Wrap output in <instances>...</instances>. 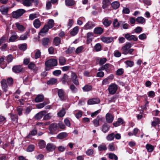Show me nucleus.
<instances>
[{
  "mask_svg": "<svg viewBox=\"0 0 160 160\" xmlns=\"http://www.w3.org/2000/svg\"><path fill=\"white\" fill-rule=\"evenodd\" d=\"M57 65L58 61L57 59L54 58L49 59L45 62V70L46 71H49Z\"/></svg>",
  "mask_w": 160,
  "mask_h": 160,
  "instance_id": "1",
  "label": "nucleus"
},
{
  "mask_svg": "<svg viewBox=\"0 0 160 160\" xmlns=\"http://www.w3.org/2000/svg\"><path fill=\"white\" fill-rule=\"evenodd\" d=\"M26 11L22 9H19L17 10L13 11L12 12V17L15 18H18L22 16L25 12Z\"/></svg>",
  "mask_w": 160,
  "mask_h": 160,
  "instance_id": "2",
  "label": "nucleus"
},
{
  "mask_svg": "<svg viewBox=\"0 0 160 160\" xmlns=\"http://www.w3.org/2000/svg\"><path fill=\"white\" fill-rule=\"evenodd\" d=\"M58 129V125L55 123H52L49 127V130L50 131V133L51 134H53L56 132L57 131Z\"/></svg>",
  "mask_w": 160,
  "mask_h": 160,
  "instance_id": "3",
  "label": "nucleus"
},
{
  "mask_svg": "<svg viewBox=\"0 0 160 160\" xmlns=\"http://www.w3.org/2000/svg\"><path fill=\"white\" fill-rule=\"evenodd\" d=\"M118 85L115 83H113L110 85L108 90L109 94L113 95L118 90Z\"/></svg>",
  "mask_w": 160,
  "mask_h": 160,
  "instance_id": "4",
  "label": "nucleus"
},
{
  "mask_svg": "<svg viewBox=\"0 0 160 160\" xmlns=\"http://www.w3.org/2000/svg\"><path fill=\"white\" fill-rule=\"evenodd\" d=\"M58 95L61 101L66 100L68 98L67 95L65 94L64 90L62 89H59L58 92Z\"/></svg>",
  "mask_w": 160,
  "mask_h": 160,
  "instance_id": "5",
  "label": "nucleus"
},
{
  "mask_svg": "<svg viewBox=\"0 0 160 160\" xmlns=\"http://www.w3.org/2000/svg\"><path fill=\"white\" fill-rule=\"evenodd\" d=\"M72 81L73 83L76 86H77L79 85V83L77 76L75 72H72L71 75L70 80Z\"/></svg>",
  "mask_w": 160,
  "mask_h": 160,
  "instance_id": "6",
  "label": "nucleus"
},
{
  "mask_svg": "<svg viewBox=\"0 0 160 160\" xmlns=\"http://www.w3.org/2000/svg\"><path fill=\"white\" fill-rule=\"evenodd\" d=\"M12 70L15 73L21 72L23 70L22 65H19L14 66L12 68Z\"/></svg>",
  "mask_w": 160,
  "mask_h": 160,
  "instance_id": "7",
  "label": "nucleus"
},
{
  "mask_svg": "<svg viewBox=\"0 0 160 160\" xmlns=\"http://www.w3.org/2000/svg\"><path fill=\"white\" fill-rule=\"evenodd\" d=\"M125 38L128 41L133 40L136 41L138 39V37L134 35H130L129 33L126 34L124 35Z\"/></svg>",
  "mask_w": 160,
  "mask_h": 160,
  "instance_id": "8",
  "label": "nucleus"
},
{
  "mask_svg": "<svg viewBox=\"0 0 160 160\" xmlns=\"http://www.w3.org/2000/svg\"><path fill=\"white\" fill-rule=\"evenodd\" d=\"M1 83L3 91L4 92H6L8 91V88L6 80L2 79L1 81Z\"/></svg>",
  "mask_w": 160,
  "mask_h": 160,
  "instance_id": "9",
  "label": "nucleus"
},
{
  "mask_svg": "<svg viewBox=\"0 0 160 160\" xmlns=\"http://www.w3.org/2000/svg\"><path fill=\"white\" fill-rule=\"evenodd\" d=\"M47 113L45 110L41 111L37 113L34 116V118L36 120H38L42 118L43 116Z\"/></svg>",
  "mask_w": 160,
  "mask_h": 160,
  "instance_id": "10",
  "label": "nucleus"
},
{
  "mask_svg": "<svg viewBox=\"0 0 160 160\" xmlns=\"http://www.w3.org/2000/svg\"><path fill=\"white\" fill-rule=\"evenodd\" d=\"M69 76L67 74H64L61 80L62 83L65 84L66 82L68 85L69 84V82L70 81V78H69Z\"/></svg>",
  "mask_w": 160,
  "mask_h": 160,
  "instance_id": "11",
  "label": "nucleus"
},
{
  "mask_svg": "<svg viewBox=\"0 0 160 160\" xmlns=\"http://www.w3.org/2000/svg\"><path fill=\"white\" fill-rule=\"evenodd\" d=\"M65 5L69 7H71L75 6L76 4V2L74 0H65Z\"/></svg>",
  "mask_w": 160,
  "mask_h": 160,
  "instance_id": "12",
  "label": "nucleus"
},
{
  "mask_svg": "<svg viewBox=\"0 0 160 160\" xmlns=\"http://www.w3.org/2000/svg\"><path fill=\"white\" fill-rule=\"evenodd\" d=\"M110 126L107 123H105L102 126L101 129L102 131L105 133L108 132L110 129Z\"/></svg>",
  "mask_w": 160,
  "mask_h": 160,
  "instance_id": "13",
  "label": "nucleus"
},
{
  "mask_svg": "<svg viewBox=\"0 0 160 160\" xmlns=\"http://www.w3.org/2000/svg\"><path fill=\"white\" fill-rule=\"evenodd\" d=\"M104 119V118H101L99 116H98L96 118L92 121L94 126L96 127L98 126H99V121H102Z\"/></svg>",
  "mask_w": 160,
  "mask_h": 160,
  "instance_id": "14",
  "label": "nucleus"
},
{
  "mask_svg": "<svg viewBox=\"0 0 160 160\" xmlns=\"http://www.w3.org/2000/svg\"><path fill=\"white\" fill-rule=\"evenodd\" d=\"M104 32V29L101 27L95 28L93 30V32L95 34L101 35Z\"/></svg>",
  "mask_w": 160,
  "mask_h": 160,
  "instance_id": "15",
  "label": "nucleus"
},
{
  "mask_svg": "<svg viewBox=\"0 0 160 160\" xmlns=\"http://www.w3.org/2000/svg\"><path fill=\"white\" fill-rule=\"evenodd\" d=\"M131 46V44L130 43H127L126 45L123 46L121 48V50L122 52V53L124 54V52H127Z\"/></svg>",
  "mask_w": 160,
  "mask_h": 160,
  "instance_id": "16",
  "label": "nucleus"
},
{
  "mask_svg": "<svg viewBox=\"0 0 160 160\" xmlns=\"http://www.w3.org/2000/svg\"><path fill=\"white\" fill-rule=\"evenodd\" d=\"M112 0H103L102 1V8L105 9L108 8L111 5V2Z\"/></svg>",
  "mask_w": 160,
  "mask_h": 160,
  "instance_id": "17",
  "label": "nucleus"
},
{
  "mask_svg": "<svg viewBox=\"0 0 160 160\" xmlns=\"http://www.w3.org/2000/svg\"><path fill=\"white\" fill-rule=\"evenodd\" d=\"M100 102V100L98 98H94L88 100V104L89 105H92L98 103Z\"/></svg>",
  "mask_w": 160,
  "mask_h": 160,
  "instance_id": "18",
  "label": "nucleus"
},
{
  "mask_svg": "<svg viewBox=\"0 0 160 160\" xmlns=\"http://www.w3.org/2000/svg\"><path fill=\"white\" fill-rule=\"evenodd\" d=\"M101 39L103 42L107 43L111 42L113 40V38L104 37L101 38Z\"/></svg>",
  "mask_w": 160,
  "mask_h": 160,
  "instance_id": "19",
  "label": "nucleus"
},
{
  "mask_svg": "<svg viewBox=\"0 0 160 160\" xmlns=\"http://www.w3.org/2000/svg\"><path fill=\"white\" fill-rule=\"evenodd\" d=\"M111 8L113 9L116 10L119 8L120 3L118 1H115L111 3Z\"/></svg>",
  "mask_w": 160,
  "mask_h": 160,
  "instance_id": "20",
  "label": "nucleus"
},
{
  "mask_svg": "<svg viewBox=\"0 0 160 160\" xmlns=\"http://www.w3.org/2000/svg\"><path fill=\"white\" fill-rule=\"evenodd\" d=\"M93 35L92 32H89L87 33V43L88 44L92 42L93 38Z\"/></svg>",
  "mask_w": 160,
  "mask_h": 160,
  "instance_id": "21",
  "label": "nucleus"
},
{
  "mask_svg": "<svg viewBox=\"0 0 160 160\" xmlns=\"http://www.w3.org/2000/svg\"><path fill=\"white\" fill-rule=\"evenodd\" d=\"M56 146L51 143H48L46 147V149L48 152H52L55 150Z\"/></svg>",
  "mask_w": 160,
  "mask_h": 160,
  "instance_id": "22",
  "label": "nucleus"
},
{
  "mask_svg": "<svg viewBox=\"0 0 160 160\" xmlns=\"http://www.w3.org/2000/svg\"><path fill=\"white\" fill-rule=\"evenodd\" d=\"M106 119L107 122L111 123L113 121L114 118L111 114L108 113L106 115Z\"/></svg>",
  "mask_w": 160,
  "mask_h": 160,
  "instance_id": "23",
  "label": "nucleus"
},
{
  "mask_svg": "<svg viewBox=\"0 0 160 160\" xmlns=\"http://www.w3.org/2000/svg\"><path fill=\"white\" fill-rule=\"evenodd\" d=\"M95 26V24L92 22H88L84 26V29H91Z\"/></svg>",
  "mask_w": 160,
  "mask_h": 160,
  "instance_id": "24",
  "label": "nucleus"
},
{
  "mask_svg": "<svg viewBox=\"0 0 160 160\" xmlns=\"http://www.w3.org/2000/svg\"><path fill=\"white\" fill-rule=\"evenodd\" d=\"M44 96L43 95H38L35 99V101L36 102H41L43 100Z\"/></svg>",
  "mask_w": 160,
  "mask_h": 160,
  "instance_id": "25",
  "label": "nucleus"
},
{
  "mask_svg": "<svg viewBox=\"0 0 160 160\" xmlns=\"http://www.w3.org/2000/svg\"><path fill=\"white\" fill-rule=\"evenodd\" d=\"M38 132V131L37 129H35L32 130L29 132V134H28L26 136V138H31V136H34L36 135Z\"/></svg>",
  "mask_w": 160,
  "mask_h": 160,
  "instance_id": "26",
  "label": "nucleus"
},
{
  "mask_svg": "<svg viewBox=\"0 0 160 160\" xmlns=\"http://www.w3.org/2000/svg\"><path fill=\"white\" fill-rule=\"evenodd\" d=\"M49 42V39L48 38H43L42 39V43L43 46L47 47Z\"/></svg>",
  "mask_w": 160,
  "mask_h": 160,
  "instance_id": "27",
  "label": "nucleus"
},
{
  "mask_svg": "<svg viewBox=\"0 0 160 160\" xmlns=\"http://www.w3.org/2000/svg\"><path fill=\"white\" fill-rule=\"evenodd\" d=\"M68 136V134L66 132H62L58 134L57 136V138L61 139L65 138Z\"/></svg>",
  "mask_w": 160,
  "mask_h": 160,
  "instance_id": "28",
  "label": "nucleus"
},
{
  "mask_svg": "<svg viewBox=\"0 0 160 160\" xmlns=\"http://www.w3.org/2000/svg\"><path fill=\"white\" fill-rule=\"evenodd\" d=\"M146 148L148 152H151L153 150L154 147L150 144H147L146 146Z\"/></svg>",
  "mask_w": 160,
  "mask_h": 160,
  "instance_id": "29",
  "label": "nucleus"
},
{
  "mask_svg": "<svg viewBox=\"0 0 160 160\" xmlns=\"http://www.w3.org/2000/svg\"><path fill=\"white\" fill-rule=\"evenodd\" d=\"M33 24L34 27L36 28H39L41 25V22L39 19H36L34 20Z\"/></svg>",
  "mask_w": 160,
  "mask_h": 160,
  "instance_id": "30",
  "label": "nucleus"
},
{
  "mask_svg": "<svg viewBox=\"0 0 160 160\" xmlns=\"http://www.w3.org/2000/svg\"><path fill=\"white\" fill-rule=\"evenodd\" d=\"M79 28L78 26H76L73 28L70 32V34L72 36H74L78 32Z\"/></svg>",
  "mask_w": 160,
  "mask_h": 160,
  "instance_id": "31",
  "label": "nucleus"
},
{
  "mask_svg": "<svg viewBox=\"0 0 160 160\" xmlns=\"http://www.w3.org/2000/svg\"><path fill=\"white\" fill-rule=\"evenodd\" d=\"M22 4L24 6L29 7L31 5L33 0H23Z\"/></svg>",
  "mask_w": 160,
  "mask_h": 160,
  "instance_id": "32",
  "label": "nucleus"
},
{
  "mask_svg": "<svg viewBox=\"0 0 160 160\" xmlns=\"http://www.w3.org/2000/svg\"><path fill=\"white\" fill-rule=\"evenodd\" d=\"M10 8H4L3 6H2L0 9V11L3 15H6L8 14L9 9Z\"/></svg>",
  "mask_w": 160,
  "mask_h": 160,
  "instance_id": "33",
  "label": "nucleus"
},
{
  "mask_svg": "<svg viewBox=\"0 0 160 160\" xmlns=\"http://www.w3.org/2000/svg\"><path fill=\"white\" fill-rule=\"evenodd\" d=\"M61 42V39L58 37H57L53 39V43L55 46H57L59 45Z\"/></svg>",
  "mask_w": 160,
  "mask_h": 160,
  "instance_id": "34",
  "label": "nucleus"
},
{
  "mask_svg": "<svg viewBox=\"0 0 160 160\" xmlns=\"http://www.w3.org/2000/svg\"><path fill=\"white\" fill-rule=\"evenodd\" d=\"M69 88L73 93H76L78 91V88L75 87V85L73 84L70 85Z\"/></svg>",
  "mask_w": 160,
  "mask_h": 160,
  "instance_id": "35",
  "label": "nucleus"
},
{
  "mask_svg": "<svg viewBox=\"0 0 160 160\" xmlns=\"http://www.w3.org/2000/svg\"><path fill=\"white\" fill-rule=\"evenodd\" d=\"M49 103V101H47L42 103L38 104L36 105V107L38 108H43L45 105Z\"/></svg>",
  "mask_w": 160,
  "mask_h": 160,
  "instance_id": "36",
  "label": "nucleus"
},
{
  "mask_svg": "<svg viewBox=\"0 0 160 160\" xmlns=\"http://www.w3.org/2000/svg\"><path fill=\"white\" fill-rule=\"evenodd\" d=\"M46 25H47V27L49 29L51 28L54 26V21L53 19H50L48 21V24Z\"/></svg>",
  "mask_w": 160,
  "mask_h": 160,
  "instance_id": "37",
  "label": "nucleus"
},
{
  "mask_svg": "<svg viewBox=\"0 0 160 160\" xmlns=\"http://www.w3.org/2000/svg\"><path fill=\"white\" fill-rule=\"evenodd\" d=\"M19 49L21 51H24L27 48V45L26 43H23L18 45Z\"/></svg>",
  "mask_w": 160,
  "mask_h": 160,
  "instance_id": "38",
  "label": "nucleus"
},
{
  "mask_svg": "<svg viewBox=\"0 0 160 160\" xmlns=\"http://www.w3.org/2000/svg\"><path fill=\"white\" fill-rule=\"evenodd\" d=\"M136 21L138 23L142 24L145 22V19L142 17H138L137 18Z\"/></svg>",
  "mask_w": 160,
  "mask_h": 160,
  "instance_id": "39",
  "label": "nucleus"
},
{
  "mask_svg": "<svg viewBox=\"0 0 160 160\" xmlns=\"http://www.w3.org/2000/svg\"><path fill=\"white\" fill-rule=\"evenodd\" d=\"M120 22H119L117 19H115L114 20L112 24L115 28H118L120 25Z\"/></svg>",
  "mask_w": 160,
  "mask_h": 160,
  "instance_id": "40",
  "label": "nucleus"
},
{
  "mask_svg": "<svg viewBox=\"0 0 160 160\" xmlns=\"http://www.w3.org/2000/svg\"><path fill=\"white\" fill-rule=\"evenodd\" d=\"M57 82V80L55 78H51L49 80H48L47 82L48 85H53L56 83Z\"/></svg>",
  "mask_w": 160,
  "mask_h": 160,
  "instance_id": "41",
  "label": "nucleus"
},
{
  "mask_svg": "<svg viewBox=\"0 0 160 160\" xmlns=\"http://www.w3.org/2000/svg\"><path fill=\"white\" fill-rule=\"evenodd\" d=\"M92 89V86L88 85H86L82 89L84 92H88Z\"/></svg>",
  "mask_w": 160,
  "mask_h": 160,
  "instance_id": "42",
  "label": "nucleus"
},
{
  "mask_svg": "<svg viewBox=\"0 0 160 160\" xmlns=\"http://www.w3.org/2000/svg\"><path fill=\"white\" fill-rule=\"evenodd\" d=\"M112 23L111 20H108V19L105 18L103 22V24L105 27H108Z\"/></svg>",
  "mask_w": 160,
  "mask_h": 160,
  "instance_id": "43",
  "label": "nucleus"
},
{
  "mask_svg": "<svg viewBox=\"0 0 160 160\" xmlns=\"http://www.w3.org/2000/svg\"><path fill=\"white\" fill-rule=\"evenodd\" d=\"M66 60L64 57H61L59 59V63L60 65H63L66 63Z\"/></svg>",
  "mask_w": 160,
  "mask_h": 160,
  "instance_id": "44",
  "label": "nucleus"
},
{
  "mask_svg": "<svg viewBox=\"0 0 160 160\" xmlns=\"http://www.w3.org/2000/svg\"><path fill=\"white\" fill-rule=\"evenodd\" d=\"M98 150L100 151H105L107 149L106 146L105 144H100L98 147Z\"/></svg>",
  "mask_w": 160,
  "mask_h": 160,
  "instance_id": "45",
  "label": "nucleus"
},
{
  "mask_svg": "<svg viewBox=\"0 0 160 160\" xmlns=\"http://www.w3.org/2000/svg\"><path fill=\"white\" fill-rule=\"evenodd\" d=\"M96 52H99L102 50V46L100 43H97L95 44L94 48Z\"/></svg>",
  "mask_w": 160,
  "mask_h": 160,
  "instance_id": "46",
  "label": "nucleus"
},
{
  "mask_svg": "<svg viewBox=\"0 0 160 160\" xmlns=\"http://www.w3.org/2000/svg\"><path fill=\"white\" fill-rule=\"evenodd\" d=\"M35 147L33 144L29 145L27 148V151L28 152H31L33 151L35 149Z\"/></svg>",
  "mask_w": 160,
  "mask_h": 160,
  "instance_id": "47",
  "label": "nucleus"
},
{
  "mask_svg": "<svg viewBox=\"0 0 160 160\" xmlns=\"http://www.w3.org/2000/svg\"><path fill=\"white\" fill-rule=\"evenodd\" d=\"M28 67L31 70H34L36 66V64L33 62H31L28 65Z\"/></svg>",
  "mask_w": 160,
  "mask_h": 160,
  "instance_id": "48",
  "label": "nucleus"
},
{
  "mask_svg": "<svg viewBox=\"0 0 160 160\" xmlns=\"http://www.w3.org/2000/svg\"><path fill=\"white\" fill-rule=\"evenodd\" d=\"M160 120L158 118H156L155 119V121H152V127H155L157 124L160 123Z\"/></svg>",
  "mask_w": 160,
  "mask_h": 160,
  "instance_id": "49",
  "label": "nucleus"
},
{
  "mask_svg": "<svg viewBox=\"0 0 160 160\" xmlns=\"http://www.w3.org/2000/svg\"><path fill=\"white\" fill-rule=\"evenodd\" d=\"M38 146L40 149H43L45 148L46 142L43 140H41L38 143Z\"/></svg>",
  "mask_w": 160,
  "mask_h": 160,
  "instance_id": "50",
  "label": "nucleus"
},
{
  "mask_svg": "<svg viewBox=\"0 0 160 160\" xmlns=\"http://www.w3.org/2000/svg\"><path fill=\"white\" fill-rule=\"evenodd\" d=\"M115 138V134L114 133H112L108 134L106 137V139L108 141H112Z\"/></svg>",
  "mask_w": 160,
  "mask_h": 160,
  "instance_id": "51",
  "label": "nucleus"
},
{
  "mask_svg": "<svg viewBox=\"0 0 160 160\" xmlns=\"http://www.w3.org/2000/svg\"><path fill=\"white\" fill-rule=\"evenodd\" d=\"M66 113V112L64 108H62V109L60 110L58 113V115L59 117L61 118L63 117Z\"/></svg>",
  "mask_w": 160,
  "mask_h": 160,
  "instance_id": "52",
  "label": "nucleus"
},
{
  "mask_svg": "<svg viewBox=\"0 0 160 160\" xmlns=\"http://www.w3.org/2000/svg\"><path fill=\"white\" fill-rule=\"evenodd\" d=\"M16 27L18 30L20 31H23L24 30L25 28L23 26L20 24L18 23H15Z\"/></svg>",
  "mask_w": 160,
  "mask_h": 160,
  "instance_id": "53",
  "label": "nucleus"
},
{
  "mask_svg": "<svg viewBox=\"0 0 160 160\" xmlns=\"http://www.w3.org/2000/svg\"><path fill=\"white\" fill-rule=\"evenodd\" d=\"M8 39V38L6 35H3L0 38V46L2 44L6 42Z\"/></svg>",
  "mask_w": 160,
  "mask_h": 160,
  "instance_id": "54",
  "label": "nucleus"
},
{
  "mask_svg": "<svg viewBox=\"0 0 160 160\" xmlns=\"http://www.w3.org/2000/svg\"><path fill=\"white\" fill-rule=\"evenodd\" d=\"M18 38V36L16 35H12L11 36L9 39V42H12L15 41Z\"/></svg>",
  "mask_w": 160,
  "mask_h": 160,
  "instance_id": "55",
  "label": "nucleus"
},
{
  "mask_svg": "<svg viewBox=\"0 0 160 160\" xmlns=\"http://www.w3.org/2000/svg\"><path fill=\"white\" fill-rule=\"evenodd\" d=\"M48 28L47 27V25H44L43 28L41 30L40 32L41 33H45L48 32L49 30Z\"/></svg>",
  "mask_w": 160,
  "mask_h": 160,
  "instance_id": "56",
  "label": "nucleus"
},
{
  "mask_svg": "<svg viewBox=\"0 0 160 160\" xmlns=\"http://www.w3.org/2000/svg\"><path fill=\"white\" fill-rule=\"evenodd\" d=\"M43 120H47L50 119L52 117V114L51 113H49L47 114L46 113L44 116Z\"/></svg>",
  "mask_w": 160,
  "mask_h": 160,
  "instance_id": "57",
  "label": "nucleus"
},
{
  "mask_svg": "<svg viewBox=\"0 0 160 160\" xmlns=\"http://www.w3.org/2000/svg\"><path fill=\"white\" fill-rule=\"evenodd\" d=\"M124 72L123 69L121 68L118 69L116 71V75L118 76H120L122 75Z\"/></svg>",
  "mask_w": 160,
  "mask_h": 160,
  "instance_id": "58",
  "label": "nucleus"
},
{
  "mask_svg": "<svg viewBox=\"0 0 160 160\" xmlns=\"http://www.w3.org/2000/svg\"><path fill=\"white\" fill-rule=\"evenodd\" d=\"M112 66V65L109 63H106L104 65L105 71L108 73L110 72V69L109 68L110 66Z\"/></svg>",
  "mask_w": 160,
  "mask_h": 160,
  "instance_id": "59",
  "label": "nucleus"
},
{
  "mask_svg": "<svg viewBox=\"0 0 160 160\" xmlns=\"http://www.w3.org/2000/svg\"><path fill=\"white\" fill-rule=\"evenodd\" d=\"M108 157L110 159H114L115 160H117L118 159V157L115 154L112 153H109Z\"/></svg>",
  "mask_w": 160,
  "mask_h": 160,
  "instance_id": "60",
  "label": "nucleus"
},
{
  "mask_svg": "<svg viewBox=\"0 0 160 160\" xmlns=\"http://www.w3.org/2000/svg\"><path fill=\"white\" fill-rule=\"evenodd\" d=\"M75 48L74 47H69L68 49L65 51V52L67 54L72 53L75 50Z\"/></svg>",
  "mask_w": 160,
  "mask_h": 160,
  "instance_id": "61",
  "label": "nucleus"
},
{
  "mask_svg": "<svg viewBox=\"0 0 160 160\" xmlns=\"http://www.w3.org/2000/svg\"><path fill=\"white\" fill-rule=\"evenodd\" d=\"M125 64L127 65V67H132L134 64V62L130 60H127L125 62Z\"/></svg>",
  "mask_w": 160,
  "mask_h": 160,
  "instance_id": "62",
  "label": "nucleus"
},
{
  "mask_svg": "<svg viewBox=\"0 0 160 160\" xmlns=\"http://www.w3.org/2000/svg\"><path fill=\"white\" fill-rule=\"evenodd\" d=\"M11 118L13 122H18V116L17 115L11 114Z\"/></svg>",
  "mask_w": 160,
  "mask_h": 160,
  "instance_id": "63",
  "label": "nucleus"
},
{
  "mask_svg": "<svg viewBox=\"0 0 160 160\" xmlns=\"http://www.w3.org/2000/svg\"><path fill=\"white\" fill-rule=\"evenodd\" d=\"M41 52L40 50H38L35 52V59H37L40 57L41 56Z\"/></svg>",
  "mask_w": 160,
  "mask_h": 160,
  "instance_id": "64",
  "label": "nucleus"
}]
</instances>
